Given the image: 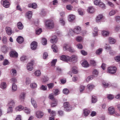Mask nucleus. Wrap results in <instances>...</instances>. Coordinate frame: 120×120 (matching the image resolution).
<instances>
[{"mask_svg":"<svg viewBox=\"0 0 120 120\" xmlns=\"http://www.w3.org/2000/svg\"><path fill=\"white\" fill-rule=\"evenodd\" d=\"M61 60L66 62H68L70 60V57L65 55H62L60 57Z\"/></svg>","mask_w":120,"mask_h":120,"instance_id":"8","label":"nucleus"},{"mask_svg":"<svg viewBox=\"0 0 120 120\" xmlns=\"http://www.w3.org/2000/svg\"><path fill=\"white\" fill-rule=\"evenodd\" d=\"M94 4L96 5H99V6L102 8H104L105 7V4L100 1V0H95L94 1Z\"/></svg>","mask_w":120,"mask_h":120,"instance_id":"5","label":"nucleus"},{"mask_svg":"<svg viewBox=\"0 0 120 120\" xmlns=\"http://www.w3.org/2000/svg\"><path fill=\"white\" fill-rule=\"evenodd\" d=\"M5 30L8 35H10L11 34L12 30L11 28L9 27H6L5 28Z\"/></svg>","mask_w":120,"mask_h":120,"instance_id":"18","label":"nucleus"},{"mask_svg":"<svg viewBox=\"0 0 120 120\" xmlns=\"http://www.w3.org/2000/svg\"><path fill=\"white\" fill-rule=\"evenodd\" d=\"M72 70V72L74 74H76L78 72L77 68L76 67H73Z\"/></svg>","mask_w":120,"mask_h":120,"instance_id":"36","label":"nucleus"},{"mask_svg":"<svg viewBox=\"0 0 120 120\" xmlns=\"http://www.w3.org/2000/svg\"><path fill=\"white\" fill-rule=\"evenodd\" d=\"M109 113L110 114H112L115 113L114 108L112 106L110 107L108 109Z\"/></svg>","mask_w":120,"mask_h":120,"instance_id":"13","label":"nucleus"},{"mask_svg":"<svg viewBox=\"0 0 120 120\" xmlns=\"http://www.w3.org/2000/svg\"><path fill=\"white\" fill-rule=\"evenodd\" d=\"M12 107L9 106L8 109V113H11L12 112Z\"/></svg>","mask_w":120,"mask_h":120,"instance_id":"61","label":"nucleus"},{"mask_svg":"<svg viewBox=\"0 0 120 120\" xmlns=\"http://www.w3.org/2000/svg\"><path fill=\"white\" fill-rule=\"evenodd\" d=\"M64 109L67 111H70L72 109V108L68 102L64 103Z\"/></svg>","mask_w":120,"mask_h":120,"instance_id":"3","label":"nucleus"},{"mask_svg":"<svg viewBox=\"0 0 120 120\" xmlns=\"http://www.w3.org/2000/svg\"><path fill=\"white\" fill-rule=\"evenodd\" d=\"M15 102L14 100L11 99L8 102V106L12 107L15 105Z\"/></svg>","mask_w":120,"mask_h":120,"instance_id":"15","label":"nucleus"},{"mask_svg":"<svg viewBox=\"0 0 120 120\" xmlns=\"http://www.w3.org/2000/svg\"><path fill=\"white\" fill-rule=\"evenodd\" d=\"M87 11L88 12L91 13H93L94 11L95 10L93 7H90L87 9Z\"/></svg>","mask_w":120,"mask_h":120,"instance_id":"27","label":"nucleus"},{"mask_svg":"<svg viewBox=\"0 0 120 120\" xmlns=\"http://www.w3.org/2000/svg\"><path fill=\"white\" fill-rule=\"evenodd\" d=\"M58 101L56 99H54L52 101L51 104V105L52 107H54L56 106L58 104Z\"/></svg>","mask_w":120,"mask_h":120,"instance_id":"11","label":"nucleus"},{"mask_svg":"<svg viewBox=\"0 0 120 120\" xmlns=\"http://www.w3.org/2000/svg\"><path fill=\"white\" fill-rule=\"evenodd\" d=\"M75 32V31H73L72 30H69V35L73 36L74 35Z\"/></svg>","mask_w":120,"mask_h":120,"instance_id":"45","label":"nucleus"},{"mask_svg":"<svg viewBox=\"0 0 120 120\" xmlns=\"http://www.w3.org/2000/svg\"><path fill=\"white\" fill-rule=\"evenodd\" d=\"M59 22L62 25L64 26V25L65 22L62 18L60 19Z\"/></svg>","mask_w":120,"mask_h":120,"instance_id":"60","label":"nucleus"},{"mask_svg":"<svg viewBox=\"0 0 120 120\" xmlns=\"http://www.w3.org/2000/svg\"><path fill=\"white\" fill-rule=\"evenodd\" d=\"M32 11H28L26 13V15L28 18V19H30L32 16Z\"/></svg>","mask_w":120,"mask_h":120,"instance_id":"26","label":"nucleus"},{"mask_svg":"<svg viewBox=\"0 0 120 120\" xmlns=\"http://www.w3.org/2000/svg\"><path fill=\"white\" fill-rule=\"evenodd\" d=\"M17 26L18 28L20 30L22 29L23 27V25L20 22H19L18 23Z\"/></svg>","mask_w":120,"mask_h":120,"instance_id":"31","label":"nucleus"},{"mask_svg":"<svg viewBox=\"0 0 120 120\" xmlns=\"http://www.w3.org/2000/svg\"><path fill=\"white\" fill-rule=\"evenodd\" d=\"M97 100L96 97L94 96L92 97V103H95L97 101Z\"/></svg>","mask_w":120,"mask_h":120,"instance_id":"47","label":"nucleus"},{"mask_svg":"<svg viewBox=\"0 0 120 120\" xmlns=\"http://www.w3.org/2000/svg\"><path fill=\"white\" fill-rule=\"evenodd\" d=\"M27 59V57L25 56H22L20 58L21 61H23L26 60Z\"/></svg>","mask_w":120,"mask_h":120,"instance_id":"55","label":"nucleus"},{"mask_svg":"<svg viewBox=\"0 0 120 120\" xmlns=\"http://www.w3.org/2000/svg\"><path fill=\"white\" fill-rule=\"evenodd\" d=\"M17 87L16 85L13 84L12 87V91H14L17 90Z\"/></svg>","mask_w":120,"mask_h":120,"instance_id":"40","label":"nucleus"},{"mask_svg":"<svg viewBox=\"0 0 120 120\" xmlns=\"http://www.w3.org/2000/svg\"><path fill=\"white\" fill-rule=\"evenodd\" d=\"M41 73L40 70H37L34 72V74L35 75L37 76H40L41 75Z\"/></svg>","mask_w":120,"mask_h":120,"instance_id":"37","label":"nucleus"},{"mask_svg":"<svg viewBox=\"0 0 120 120\" xmlns=\"http://www.w3.org/2000/svg\"><path fill=\"white\" fill-rule=\"evenodd\" d=\"M83 39V38L80 36L77 37L76 38V40L77 41L79 42H81L82 41Z\"/></svg>","mask_w":120,"mask_h":120,"instance_id":"43","label":"nucleus"},{"mask_svg":"<svg viewBox=\"0 0 120 120\" xmlns=\"http://www.w3.org/2000/svg\"><path fill=\"white\" fill-rule=\"evenodd\" d=\"M78 12L79 14L81 15H83L84 14L83 10V9H80L78 10Z\"/></svg>","mask_w":120,"mask_h":120,"instance_id":"48","label":"nucleus"},{"mask_svg":"<svg viewBox=\"0 0 120 120\" xmlns=\"http://www.w3.org/2000/svg\"><path fill=\"white\" fill-rule=\"evenodd\" d=\"M23 110L27 114H29L30 113V109L26 108H24Z\"/></svg>","mask_w":120,"mask_h":120,"instance_id":"33","label":"nucleus"},{"mask_svg":"<svg viewBox=\"0 0 120 120\" xmlns=\"http://www.w3.org/2000/svg\"><path fill=\"white\" fill-rule=\"evenodd\" d=\"M57 60L56 59H54L52 60L51 62V65L52 66H54L56 64L57 61Z\"/></svg>","mask_w":120,"mask_h":120,"instance_id":"58","label":"nucleus"},{"mask_svg":"<svg viewBox=\"0 0 120 120\" xmlns=\"http://www.w3.org/2000/svg\"><path fill=\"white\" fill-rule=\"evenodd\" d=\"M102 34L104 36L106 37L109 35V32L107 31L104 30L102 32Z\"/></svg>","mask_w":120,"mask_h":120,"instance_id":"32","label":"nucleus"},{"mask_svg":"<svg viewBox=\"0 0 120 120\" xmlns=\"http://www.w3.org/2000/svg\"><path fill=\"white\" fill-rule=\"evenodd\" d=\"M54 84L53 83H50L47 84V86L49 89L52 88L54 86Z\"/></svg>","mask_w":120,"mask_h":120,"instance_id":"39","label":"nucleus"},{"mask_svg":"<svg viewBox=\"0 0 120 120\" xmlns=\"http://www.w3.org/2000/svg\"><path fill=\"white\" fill-rule=\"evenodd\" d=\"M74 30L75 33L78 34L80 33L81 32V28L79 26L76 27L75 28Z\"/></svg>","mask_w":120,"mask_h":120,"instance_id":"16","label":"nucleus"},{"mask_svg":"<svg viewBox=\"0 0 120 120\" xmlns=\"http://www.w3.org/2000/svg\"><path fill=\"white\" fill-rule=\"evenodd\" d=\"M34 63V60H31L30 62L27 64V68L28 70L30 71L32 70Z\"/></svg>","mask_w":120,"mask_h":120,"instance_id":"2","label":"nucleus"},{"mask_svg":"<svg viewBox=\"0 0 120 120\" xmlns=\"http://www.w3.org/2000/svg\"><path fill=\"white\" fill-rule=\"evenodd\" d=\"M70 57L69 61H76L78 58L77 56L75 55H72Z\"/></svg>","mask_w":120,"mask_h":120,"instance_id":"14","label":"nucleus"},{"mask_svg":"<svg viewBox=\"0 0 120 120\" xmlns=\"http://www.w3.org/2000/svg\"><path fill=\"white\" fill-rule=\"evenodd\" d=\"M82 65V66L84 67H87L89 66V64L86 61H85L83 62Z\"/></svg>","mask_w":120,"mask_h":120,"instance_id":"29","label":"nucleus"},{"mask_svg":"<svg viewBox=\"0 0 120 120\" xmlns=\"http://www.w3.org/2000/svg\"><path fill=\"white\" fill-rule=\"evenodd\" d=\"M116 10H112L110 11L109 13V14L110 16H112L114 15L116 13Z\"/></svg>","mask_w":120,"mask_h":120,"instance_id":"44","label":"nucleus"},{"mask_svg":"<svg viewBox=\"0 0 120 120\" xmlns=\"http://www.w3.org/2000/svg\"><path fill=\"white\" fill-rule=\"evenodd\" d=\"M1 3H3V6L6 8L9 7L10 5V4L8 0H2Z\"/></svg>","mask_w":120,"mask_h":120,"instance_id":"7","label":"nucleus"},{"mask_svg":"<svg viewBox=\"0 0 120 120\" xmlns=\"http://www.w3.org/2000/svg\"><path fill=\"white\" fill-rule=\"evenodd\" d=\"M98 29L97 28H95L94 29V32H95V35H94V32L93 33V34L94 36H95L98 35Z\"/></svg>","mask_w":120,"mask_h":120,"instance_id":"56","label":"nucleus"},{"mask_svg":"<svg viewBox=\"0 0 120 120\" xmlns=\"http://www.w3.org/2000/svg\"><path fill=\"white\" fill-rule=\"evenodd\" d=\"M109 40L110 43L111 44H114L116 42L115 40L111 37H110L109 38Z\"/></svg>","mask_w":120,"mask_h":120,"instance_id":"35","label":"nucleus"},{"mask_svg":"<svg viewBox=\"0 0 120 120\" xmlns=\"http://www.w3.org/2000/svg\"><path fill=\"white\" fill-rule=\"evenodd\" d=\"M37 85V84L35 83H31L30 84V86L32 88H35L36 87Z\"/></svg>","mask_w":120,"mask_h":120,"instance_id":"54","label":"nucleus"},{"mask_svg":"<svg viewBox=\"0 0 120 120\" xmlns=\"http://www.w3.org/2000/svg\"><path fill=\"white\" fill-rule=\"evenodd\" d=\"M16 40L18 43H21L23 41L24 39L22 37L19 36L17 38Z\"/></svg>","mask_w":120,"mask_h":120,"instance_id":"23","label":"nucleus"},{"mask_svg":"<svg viewBox=\"0 0 120 120\" xmlns=\"http://www.w3.org/2000/svg\"><path fill=\"white\" fill-rule=\"evenodd\" d=\"M31 82V80L28 77H27L26 78V83L27 85H29Z\"/></svg>","mask_w":120,"mask_h":120,"instance_id":"53","label":"nucleus"},{"mask_svg":"<svg viewBox=\"0 0 120 120\" xmlns=\"http://www.w3.org/2000/svg\"><path fill=\"white\" fill-rule=\"evenodd\" d=\"M49 98L52 101L54 100V99H56L54 98V95L52 93L50 94L49 96Z\"/></svg>","mask_w":120,"mask_h":120,"instance_id":"52","label":"nucleus"},{"mask_svg":"<svg viewBox=\"0 0 120 120\" xmlns=\"http://www.w3.org/2000/svg\"><path fill=\"white\" fill-rule=\"evenodd\" d=\"M70 46L69 45L67 44H65L63 46V50L64 51L68 50Z\"/></svg>","mask_w":120,"mask_h":120,"instance_id":"28","label":"nucleus"},{"mask_svg":"<svg viewBox=\"0 0 120 120\" xmlns=\"http://www.w3.org/2000/svg\"><path fill=\"white\" fill-rule=\"evenodd\" d=\"M85 87L83 86H80V93L82 92L85 89Z\"/></svg>","mask_w":120,"mask_h":120,"instance_id":"62","label":"nucleus"},{"mask_svg":"<svg viewBox=\"0 0 120 120\" xmlns=\"http://www.w3.org/2000/svg\"><path fill=\"white\" fill-rule=\"evenodd\" d=\"M12 73L11 74L14 76H15L16 75V70L14 69H12L11 70Z\"/></svg>","mask_w":120,"mask_h":120,"instance_id":"57","label":"nucleus"},{"mask_svg":"<svg viewBox=\"0 0 120 120\" xmlns=\"http://www.w3.org/2000/svg\"><path fill=\"white\" fill-rule=\"evenodd\" d=\"M31 102L32 104L33 105L34 108H36L37 107V106L36 102L34 100V98H31Z\"/></svg>","mask_w":120,"mask_h":120,"instance_id":"24","label":"nucleus"},{"mask_svg":"<svg viewBox=\"0 0 120 120\" xmlns=\"http://www.w3.org/2000/svg\"><path fill=\"white\" fill-rule=\"evenodd\" d=\"M94 78V76L93 75H92L87 78L86 80L87 81H89L90 80Z\"/></svg>","mask_w":120,"mask_h":120,"instance_id":"49","label":"nucleus"},{"mask_svg":"<svg viewBox=\"0 0 120 120\" xmlns=\"http://www.w3.org/2000/svg\"><path fill=\"white\" fill-rule=\"evenodd\" d=\"M90 112V111L88 109H85L84 110L83 113L85 116H87Z\"/></svg>","mask_w":120,"mask_h":120,"instance_id":"30","label":"nucleus"},{"mask_svg":"<svg viewBox=\"0 0 120 120\" xmlns=\"http://www.w3.org/2000/svg\"><path fill=\"white\" fill-rule=\"evenodd\" d=\"M24 107L22 105H19L16 107L15 109V110L16 111H21L23 109Z\"/></svg>","mask_w":120,"mask_h":120,"instance_id":"25","label":"nucleus"},{"mask_svg":"<svg viewBox=\"0 0 120 120\" xmlns=\"http://www.w3.org/2000/svg\"><path fill=\"white\" fill-rule=\"evenodd\" d=\"M69 90L67 88L64 89L63 90V93L65 94H68L69 93Z\"/></svg>","mask_w":120,"mask_h":120,"instance_id":"50","label":"nucleus"},{"mask_svg":"<svg viewBox=\"0 0 120 120\" xmlns=\"http://www.w3.org/2000/svg\"><path fill=\"white\" fill-rule=\"evenodd\" d=\"M40 89L41 90L45 91L47 89V86H46L42 85L40 87Z\"/></svg>","mask_w":120,"mask_h":120,"instance_id":"51","label":"nucleus"},{"mask_svg":"<svg viewBox=\"0 0 120 120\" xmlns=\"http://www.w3.org/2000/svg\"><path fill=\"white\" fill-rule=\"evenodd\" d=\"M7 85L5 82H2L0 83V87L2 89H5L7 87Z\"/></svg>","mask_w":120,"mask_h":120,"instance_id":"22","label":"nucleus"},{"mask_svg":"<svg viewBox=\"0 0 120 120\" xmlns=\"http://www.w3.org/2000/svg\"><path fill=\"white\" fill-rule=\"evenodd\" d=\"M117 70V69L116 67L115 66L110 67L108 68L109 72L112 74L115 73L116 72Z\"/></svg>","mask_w":120,"mask_h":120,"instance_id":"4","label":"nucleus"},{"mask_svg":"<svg viewBox=\"0 0 120 120\" xmlns=\"http://www.w3.org/2000/svg\"><path fill=\"white\" fill-rule=\"evenodd\" d=\"M103 17V16L102 15H98L96 17V21L97 22H100Z\"/></svg>","mask_w":120,"mask_h":120,"instance_id":"17","label":"nucleus"},{"mask_svg":"<svg viewBox=\"0 0 120 120\" xmlns=\"http://www.w3.org/2000/svg\"><path fill=\"white\" fill-rule=\"evenodd\" d=\"M36 116L38 118H41L43 116L44 113L41 111H38L35 113Z\"/></svg>","mask_w":120,"mask_h":120,"instance_id":"9","label":"nucleus"},{"mask_svg":"<svg viewBox=\"0 0 120 120\" xmlns=\"http://www.w3.org/2000/svg\"><path fill=\"white\" fill-rule=\"evenodd\" d=\"M102 50V49H99L97 50L96 52V54L98 55L100 54L101 53Z\"/></svg>","mask_w":120,"mask_h":120,"instance_id":"59","label":"nucleus"},{"mask_svg":"<svg viewBox=\"0 0 120 120\" xmlns=\"http://www.w3.org/2000/svg\"><path fill=\"white\" fill-rule=\"evenodd\" d=\"M57 40L56 36L54 35L52 37V38L50 39V41L52 43H55L57 42Z\"/></svg>","mask_w":120,"mask_h":120,"instance_id":"12","label":"nucleus"},{"mask_svg":"<svg viewBox=\"0 0 120 120\" xmlns=\"http://www.w3.org/2000/svg\"><path fill=\"white\" fill-rule=\"evenodd\" d=\"M28 7L29 8H32L34 9H35L37 7V5L36 3H33L29 4L28 5Z\"/></svg>","mask_w":120,"mask_h":120,"instance_id":"21","label":"nucleus"},{"mask_svg":"<svg viewBox=\"0 0 120 120\" xmlns=\"http://www.w3.org/2000/svg\"><path fill=\"white\" fill-rule=\"evenodd\" d=\"M115 60L117 62L120 61V56H116L115 58Z\"/></svg>","mask_w":120,"mask_h":120,"instance_id":"64","label":"nucleus"},{"mask_svg":"<svg viewBox=\"0 0 120 120\" xmlns=\"http://www.w3.org/2000/svg\"><path fill=\"white\" fill-rule=\"evenodd\" d=\"M102 84L103 86L105 88H107L109 85V84L108 83L104 81L102 82Z\"/></svg>","mask_w":120,"mask_h":120,"instance_id":"42","label":"nucleus"},{"mask_svg":"<svg viewBox=\"0 0 120 120\" xmlns=\"http://www.w3.org/2000/svg\"><path fill=\"white\" fill-rule=\"evenodd\" d=\"M93 74L94 77L95 76H97L98 75V70L94 69L93 72Z\"/></svg>","mask_w":120,"mask_h":120,"instance_id":"38","label":"nucleus"},{"mask_svg":"<svg viewBox=\"0 0 120 120\" xmlns=\"http://www.w3.org/2000/svg\"><path fill=\"white\" fill-rule=\"evenodd\" d=\"M45 25L46 27L49 29H52L54 26L53 21L50 20H48L46 21Z\"/></svg>","mask_w":120,"mask_h":120,"instance_id":"1","label":"nucleus"},{"mask_svg":"<svg viewBox=\"0 0 120 120\" xmlns=\"http://www.w3.org/2000/svg\"><path fill=\"white\" fill-rule=\"evenodd\" d=\"M9 54L11 57L15 58H17L18 56V55L17 52L14 50L11 51L10 52Z\"/></svg>","mask_w":120,"mask_h":120,"instance_id":"6","label":"nucleus"},{"mask_svg":"<svg viewBox=\"0 0 120 120\" xmlns=\"http://www.w3.org/2000/svg\"><path fill=\"white\" fill-rule=\"evenodd\" d=\"M37 43L35 41L32 42L31 44V48L33 50H35L37 47Z\"/></svg>","mask_w":120,"mask_h":120,"instance_id":"10","label":"nucleus"},{"mask_svg":"<svg viewBox=\"0 0 120 120\" xmlns=\"http://www.w3.org/2000/svg\"><path fill=\"white\" fill-rule=\"evenodd\" d=\"M75 17L74 15L72 14L70 15H69L68 20L69 21L71 22L74 20Z\"/></svg>","mask_w":120,"mask_h":120,"instance_id":"20","label":"nucleus"},{"mask_svg":"<svg viewBox=\"0 0 120 120\" xmlns=\"http://www.w3.org/2000/svg\"><path fill=\"white\" fill-rule=\"evenodd\" d=\"M49 80V78L48 77H45L43 78L42 80V82L43 83Z\"/></svg>","mask_w":120,"mask_h":120,"instance_id":"63","label":"nucleus"},{"mask_svg":"<svg viewBox=\"0 0 120 120\" xmlns=\"http://www.w3.org/2000/svg\"><path fill=\"white\" fill-rule=\"evenodd\" d=\"M87 88L90 90H91L94 87V86L93 85L89 84L87 86Z\"/></svg>","mask_w":120,"mask_h":120,"instance_id":"34","label":"nucleus"},{"mask_svg":"<svg viewBox=\"0 0 120 120\" xmlns=\"http://www.w3.org/2000/svg\"><path fill=\"white\" fill-rule=\"evenodd\" d=\"M25 95L24 93H21L19 96V100L21 101H23L25 98Z\"/></svg>","mask_w":120,"mask_h":120,"instance_id":"19","label":"nucleus"},{"mask_svg":"<svg viewBox=\"0 0 120 120\" xmlns=\"http://www.w3.org/2000/svg\"><path fill=\"white\" fill-rule=\"evenodd\" d=\"M52 48L53 50V51L55 52H57V47L55 45H53L52 46Z\"/></svg>","mask_w":120,"mask_h":120,"instance_id":"41","label":"nucleus"},{"mask_svg":"<svg viewBox=\"0 0 120 120\" xmlns=\"http://www.w3.org/2000/svg\"><path fill=\"white\" fill-rule=\"evenodd\" d=\"M47 41L45 38H43L41 41V43L42 45H45L47 44Z\"/></svg>","mask_w":120,"mask_h":120,"instance_id":"46","label":"nucleus"}]
</instances>
